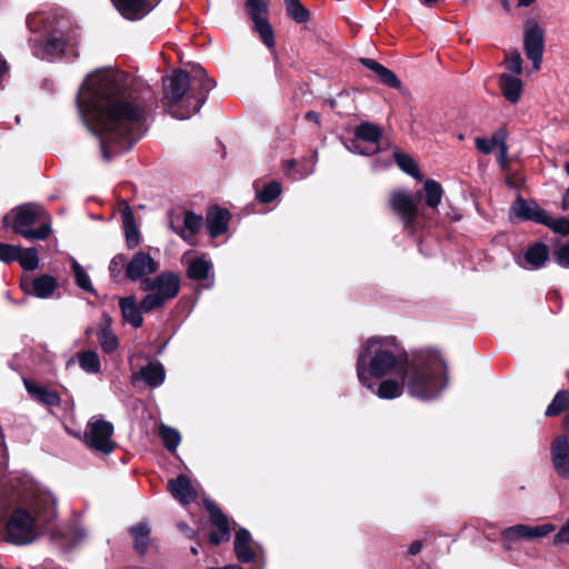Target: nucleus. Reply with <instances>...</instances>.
<instances>
[{
  "instance_id": "1",
  "label": "nucleus",
  "mask_w": 569,
  "mask_h": 569,
  "mask_svg": "<svg viewBox=\"0 0 569 569\" xmlns=\"http://www.w3.org/2000/svg\"><path fill=\"white\" fill-rule=\"evenodd\" d=\"M129 87L127 73L103 69L89 74L77 96L82 122L100 139L106 161L130 150L146 131L147 111Z\"/></svg>"
},
{
  "instance_id": "2",
  "label": "nucleus",
  "mask_w": 569,
  "mask_h": 569,
  "mask_svg": "<svg viewBox=\"0 0 569 569\" xmlns=\"http://www.w3.org/2000/svg\"><path fill=\"white\" fill-rule=\"evenodd\" d=\"M447 366L436 351H421L410 360L395 337L368 339L357 359V377L360 383L373 390L375 379L387 375L403 378L408 393L421 400L437 398L447 387Z\"/></svg>"
},
{
  "instance_id": "3",
  "label": "nucleus",
  "mask_w": 569,
  "mask_h": 569,
  "mask_svg": "<svg viewBox=\"0 0 569 569\" xmlns=\"http://www.w3.org/2000/svg\"><path fill=\"white\" fill-rule=\"evenodd\" d=\"M57 517L56 499L47 489L32 485L22 505L10 513L6 523L7 540L28 545Z\"/></svg>"
},
{
  "instance_id": "4",
  "label": "nucleus",
  "mask_w": 569,
  "mask_h": 569,
  "mask_svg": "<svg viewBox=\"0 0 569 569\" xmlns=\"http://www.w3.org/2000/svg\"><path fill=\"white\" fill-rule=\"evenodd\" d=\"M214 87V81L201 66H194L191 74L176 70L163 79V104L173 118L189 119L199 112Z\"/></svg>"
},
{
  "instance_id": "5",
  "label": "nucleus",
  "mask_w": 569,
  "mask_h": 569,
  "mask_svg": "<svg viewBox=\"0 0 569 569\" xmlns=\"http://www.w3.org/2000/svg\"><path fill=\"white\" fill-rule=\"evenodd\" d=\"M141 288L149 292L141 300V308L144 312H150L163 307L169 300L178 296L180 278L174 272L164 271L153 279H144Z\"/></svg>"
},
{
  "instance_id": "6",
  "label": "nucleus",
  "mask_w": 569,
  "mask_h": 569,
  "mask_svg": "<svg viewBox=\"0 0 569 569\" xmlns=\"http://www.w3.org/2000/svg\"><path fill=\"white\" fill-rule=\"evenodd\" d=\"M13 229L30 240H44L51 232L50 218L41 206L24 204L17 211Z\"/></svg>"
},
{
  "instance_id": "7",
  "label": "nucleus",
  "mask_w": 569,
  "mask_h": 569,
  "mask_svg": "<svg viewBox=\"0 0 569 569\" xmlns=\"http://www.w3.org/2000/svg\"><path fill=\"white\" fill-rule=\"evenodd\" d=\"M112 435L113 426L111 422L93 417L87 423L83 442L93 451L109 455L113 451L116 446L112 440Z\"/></svg>"
},
{
  "instance_id": "8",
  "label": "nucleus",
  "mask_w": 569,
  "mask_h": 569,
  "mask_svg": "<svg viewBox=\"0 0 569 569\" xmlns=\"http://www.w3.org/2000/svg\"><path fill=\"white\" fill-rule=\"evenodd\" d=\"M247 12L253 22V29L258 32L261 41L269 48L274 47V34L271 24L267 19L269 0H247Z\"/></svg>"
},
{
  "instance_id": "9",
  "label": "nucleus",
  "mask_w": 569,
  "mask_h": 569,
  "mask_svg": "<svg viewBox=\"0 0 569 569\" xmlns=\"http://www.w3.org/2000/svg\"><path fill=\"white\" fill-rule=\"evenodd\" d=\"M545 31L537 22H529L525 29L523 47L526 56L532 61L533 70H539L545 50Z\"/></svg>"
},
{
  "instance_id": "10",
  "label": "nucleus",
  "mask_w": 569,
  "mask_h": 569,
  "mask_svg": "<svg viewBox=\"0 0 569 569\" xmlns=\"http://www.w3.org/2000/svg\"><path fill=\"white\" fill-rule=\"evenodd\" d=\"M390 206L403 223V229L413 232L415 221L418 216V207L406 191L398 190L391 193Z\"/></svg>"
},
{
  "instance_id": "11",
  "label": "nucleus",
  "mask_w": 569,
  "mask_h": 569,
  "mask_svg": "<svg viewBox=\"0 0 569 569\" xmlns=\"http://www.w3.org/2000/svg\"><path fill=\"white\" fill-rule=\"evenodd\" d=\"M160 264L148 252L137 251L128 259L124 277L131 281H143L158 271Z\"/></svg>"
},
{
  "instance_id": "12",
  "label": "nucleus",
  "mask_w": 569,
  "mask_h": 569,
  "mask_svg": "<svg viewBox=\"0 0 569 569\" xmlns=\"http://www.w3.org/2000/svg\"><path fill=\"white\" fill-rule=\"evenodd\" d=\"M69 42L62 33H50L33 46V54L40 59L52 61L62 56Z\"/></svg>"
},
{
  "instance_id": "13",
  "label": "nucleus",
  "mask_w": 569,
  "mask_h": 569,
  "mask_svg": "<svg viewBox=\"0 0 569 569\" xmlns=\"http://www.w3.org/2000/svg\"><path fill=\"white\" fill-rule=\"evenodd\" d=\"M510 216L521 221L548 223L549 214L533 200L518 197L510 207Z\"/></svg>"
},
{
  "instance_id": "14",
  "label": "nucleus",
  "mask_w": 569,
  "mask_h": 569,
  "mask_svg": "<svg viewBox=\"0 0 569 569\" xmlns=\"http://www.w3.org/2000/svg\"><path fill=\"white\" fill-rule=\"evenodd\" d=\"M551 462L559 477L569 479V440L567 436H558L552 441Z\"/></svg>"
},
{
  "instance_id": "15",
  "label": "nucleus",
  "mask_w": 569,
  "mask_h": 569,
  "mask_svg": "<svg viewBox=\"0 0 569 569\" xmlns=\"http://www.w3.org/2000/svg\"><path fill=\"white\" fill-rule=\"evenodd\" d=\"M117 10L129 20H138L150 12L160 0H111Z\"/></svg>"
},
{
  "instance_id": "16",
  "label": "nucleus",
  "mask_w": 569,
  "mask_h": 569,
  "mask_svg": "<svg viewBox=\"0 0 569 569\" xmlns=\"http://www.w3.org/2000/svg\"><path fill=\"white\" fill-rule=\"evenodd\" d=\"M549 257L548 247L542 242L530 246L522 254L516 258L517 263L527 270H537L545 266Z\"/></svg>"
},
{
  "instance_id": "17",
  "label": "nucleus",
  "mask_w": 569,
  "mask_h": 569,
  "mask_svg": "<svg viewBox=\"0 0 569 569\" xmlns=\"http://www.w3.org/2000/svg\"><path fill=\"white\" fill-rule=\"evenodd\" d=\"M207 510L210 516L211 523L217 528L210 535V542L214 546L226 542L230 539V528L228 518L213 502H207Z\"/></svg>"
},
{
  "instance_id": "18",
  "label": "nucleus",
  "mask_w": 569,
  "mask_h": 569,
  "mask_svg": "<svg viewBox=\"0 0 569 569\" xmlns=\"http://www.w3.org/2000/svg\"><path fill=\"white\" fill-rule=\"evenodd\" d=\"M23 385L30 397L48 407L60 406L61 398L59 393L47 386L39 383L34 380L23 378Z\"/></svg>"
},
{
  "instance_id": "19",
  "label": "nucleus",
  "mask_w": 569,
  "mask_h": 569,
  "mask_svg": "<svg viewBox=\"0 0 569 569\" xmlns=\"http://www.w3.org/2000/svg\"><path fill=\"white\" fill-rule=\"evenodd\" d=\"M168 489L172 497L181 505H189L196 500L197 493L186 475H179L168 482Z\"/></svg>"
},
{
  "instance_id": "20",
  "label": "nucleus",
  "mask_w": 569,
  "mask_h": 569,
  "mask_svg": "<svg viewBox=\"0 0 569 569\" xmlns=\"http://www.w3.org/2000/svg\"><path fill=\"white\" fill-rule=\"evenodd\" d=\"M22 287L26 292L40 299H47L52 296L57 288V281L52 276L42 274L31 281H23Z\"/></svg>"
},
{
  "instance_id": "21",
  "label": "nucleus",
  "mask_w": 569,
  "mask_h": 569,
  "mask_svg": "<svg viewBox=\"0 0 569 569\" xmlns=\"http://www.w3.org/2000/svg\"><path fill=\"white\" fill-rule=\"evenodd\" d=\"M203 224V219L200 214H196L192 211H187L183 217V226L177 228L174 222H170V228L177 232L184 241L190 244L193 243L196 234L200 231Z\"/></svg>"
},
{
  "instance_id": "22",
  "label": "nucleus",
  "mask_w": 569,
  "mask_h": 569,
  "mask_svg": "<svg viewBox=\"0 0 569 569\" xmlns=\"http://www.w3.org/2000/svg\"><path fill=\"white\" fill-rule=\"evenodd\" d=\"M234 552L237 559L242 563L251 562L256 559L257 553L252 548V539L250 532L240 528L234 536Z\"/></svg>"
},
{
  "instance_id": "23",
  "label": "nucleus",
  "mask_w": 569,
  "mask_h": 569,
  "mask_svg": "<svg viewBox=\"0 0 569 569\" xmlns=\"http://www.w3.org/2000/svg\"><path fill=\"white\" fill-rule=\"evenodd\" d=\"M119 307L121 310L122 319L124 322L131 325L133 328H140L143 323L141 305L138 306L133 296L120 298Z\"/></svg>"
},
{
  "instance_id": "24",
  "label": "nucleus",
  "mask_w": 569,
  "mask_h": 569,
  "mask_svg": "<svg viewBox=\"0 0 569 569\" xmlns=\"http://www.w3.org/2000/svg\"><path fill=\"white\" fill-rule=\"evenodd\" d=\"M230 212L227 209L212 208L207 213V227L211 238H217L228 229Z\"/></svg>"
},
{
  "instance_id": "25",
  "label": "nucleus",
  "mask_w": 569,
  "mask_h": 569,
  "mask_svg": "<svg viewBox=\"0 0 569 569\" xmlns=\"http://www.w3.org/2000/svg\"><path fill=\"white\" fill-rule=\"evenodd\" d=\"M499 86L506 100L513 104L519 102L523 91V83L519 77L502 73L499 78Z\"/></svg>"
},
{
  "instance_id": "26",
  "label": "nucleus",
  "mask_w": 569,
  "mask_h": 569,
  "mask_svg": "<svg viewBox=\"0 0 569 569\" xmlns=\"http://www.w3.org/2000/svg\"><path fill=\"white\" fill-rule=\"evenodd\" d=\"M151 388L160 387L166 379V370L160 361H150L141 367L136 376Z\"/></svg>"
},
{
  "instance_id": "27",
  "label": "nucleus",
  "mask_w": 569,
  "mask_h": 569,
  "mask_svg": "<svg viewBox=\"0 0 569 569\" xmlns=\"http://www.w3.org/2000/svg\"><path fill=\"white\" fill-rule=\"evenodd\" d=\"M98 341L106 353L114 352L119 347V340L111 329V318L103 316V322L97 332Z\"/></svg>"
},
{
  "instance_id": "28",
  "label": "nucleus",
  "mask_w": 569,
  "mask_h": 569,
  "mask_svg": "<svg viewBox=\"0 0 569 569\" xmlns=\"http://www.w3.org/2000/svg\"><path fill=\"white\" fill-rule=\"evenodd\" d=\"M355 137L362 142H367L368 147L380 146L382 130L371 122H362L356 127Z\"/></svg>"
},
{
  "instance_id": "29",
  "label": "nucleus",
  "mask_w": 569,
  "mask_h": 569,
  "mask_svg": "<svg viewBox=\"0 0 569 569\" xmlns=\"http://www.w3.org/2000/svg\"><path fill=\"white\" fill-rule=\"evenodd\" d=\"M129 532L134 541V549L139 553H144L149 546L150 527L147 521H140L129 528Z\"/></svg>"
},
{
  "instance_id": "30",
  "label": "nucleus",
  "mask_w": 569,
  "mask_h": 569,
  "mask_svg": "<svg viewBox=\"0 0 569 569\" xmlns=\"http://www.w3.org/2000/svg\"><path fill=\"white\" fill-rule=\"evenodd\" d=\"M122 222L126 233V241L128 248L132 249L140 242L139 231L134 222L133 214L130 208L126 204V208L121 212Z\"/></svg>"
},
{
  "instance_id": "31",
  "label": "nucleus",
  "mask_w": 569,
  "mask_h": 569,
  "mask_svg": "<svg viewBox=\"0 0 569 569\" xmlns=\"http://www.w3.org/2000/svg\"><path fill=\"white\" fill-rule=\"evenodd\" d=\"M376 383L373 382V390H371L373 393H376L381 399H395L402 395L403 386L406 383L402 381V383H399L396 380L387 379L381 381L377 389L375 388Z\"/></svg>"
},
{
  "instance_id": "32",
  "label": "nucleus",
  "mask_w": 569,
  "mask_h": 569,
  "mask_svg": "<svg viewBox=\"0 0 569 569\" xmlns=\"http://www.w3.org/2000/svg\"><path fill=\"white\" fill-rule=\"evenodd\" d=\"M212 270V263L204 258H197L189 263L188 277L192 280H208Z\"/></svg>"
},
{
  "instance_id": "33",
  "label": "nucleus",
  "mask_w": 569,
  "mask_h": 569,
  "mask_svg": "<svg viewBox=\"0 0 569 569\" xmlns=\"http://www.w3.org/2000/svg\"><path fill=\"white\" fill-rule=\"evenodd\" d=\"M78 362L80 368L87 373L96 375L100 372L101 362L98 353L92 350H87L78 353Z\"/></svg>"
},
{
  "instance_id": "34",
  "label": "nucleus",
  "mask_w": 569,
  "mask_h": 569,
  "mask_svg": "<svg viewBox=\"0 0 569 569\" xmlns=\"http://www.w3.org/2000/svg\"><path fill=\"white\" fill-rule=\"evenodd\" d=\"M423 190L426 193L427 204L432 209H437L438 206L441 203L443 194L441 184L436 180L428 179L425 181Z\"/></svg>"
},
{
  "instance_id": "35",
  "label": "nucleus",
  "mask_w": 569,
  "mask_h": 569,
  "mask_svg": "<svg viewBox=\"0 0 569 569\" xmlns=\"http://www.w3.org/2000/svg\"><path fill=\"white\" fill-rule=\"evenodd\" d=\"M256 197L261 203H270L277 199L281 191V184L278 181H270L259 189L258 184L254 186Z\"/></svg>"
},
{
  "instance_id": "36",
  "label": "nucleus",
  "mask_w": 569,
  "mask_h": 569,
  "mask_svg": "<svg viewBox=\"0 0 569 569\" xmlns=\"http://www.w3.org/2000/svg\"><path fill=\"white\" fill-rule=\"evenodd\" d=\"M71 269L74 276L76 284L83 291L93 293L94 288L89 274L76 259L71 260Z\"/></svg>"
},
{
  "instance_id": "37",
  "label": "nucleus",
  "mask_w": 569,
  "mask_h": 569,
  "mask_svg": "<svg viewBox=\"0 0 569 569\" xmlns=\"http://www.w3.org/2000/svg\"><path fill=\"white\" fill-rule=\"evenodd\" d=\"M502 540L506 545L517 540H530V526L516 525L506 528L502 531Z\"/></svg>"
},
{
  "instance_id": "38",
  "label": "nucleus",
  "mask_w": 569,
  "mask_h": 569,
  "mask_svg": "<svg viewBox=\"0 0 569 569\" xmlns=\"http://www.w3.org/2000/svg\"><path fill=\"white\" fill-rule=\"evenodd\" d=\"M159 436L161 437L164 447L170 452H174L177 450L181 441V436L177 429L161 425L159 428Z\"/></svg>"
},
{
  "instance_id": "39",
  "label": "nucleus",
  "mask_w": 569,
  "mask_h": 569,
  "mask_svg": "<svg viewBox=\"0 0 569 569\" xmlns=\"http://www.w3.org/2000/svg\"><path fill=\"white\" fill-rule=\"evenodd\" d=\"M288 16L298 23L309 20V10L299 0H284Z\"/></svg>"
},
{
  "instance_id": "40",
  "label": "nucleus",
  "mask_w": 569,
  "mask_h": 569,
  "mask_svg": "<svg viewBox=\"0 0 569 569\" xmlns=\"http://www.w3.org/2000/svg\"><path fill=\"white\" fill-rule=\"evenodd\" d=\"M569 406V390L557 392L551 403L546 409V416L552 417L565 411Z\"/></svg>"
},
{
  "instance_id": "41",
  "label": "nucleus",
  "mask_w": 569,
  "mask_h": 569,
  "mask_svg": "<svg viewBox=\"0 0 569 569\" xmlns=\"http://www.w3.org/2000/svg\"><path fill=\"white\" fill-rule=\"evenodd\" d=\"M395 160L402 171L415 178L421 179L419 168L411 157L406 153L395 152Z\"/></svg>"
},
{
  "instance_id": "42",
  "label": "nucleus",
  "mask_w": 569,
  "mask_h": 569,
  "mask_svg": "<svg viewBox=\"0 0 569 569\" xmlns=\"http://www.w3.org/2000/svg\"><path fill=\"white\" fill-rule=\"evenodd\" d=\"M18 261L24 270H34L39 266L38 251L34 248H21Z\"/></svg>"
},
{
  "instance_id": "43",
  "label": "nucleus",
  "mask_w": 569,
  "mask_h": 569,
  "mask_svg": "<svg viewBox=\"0 0 569 569\" xmlns=\"http://www.w3.org/2000/svg\"><path fill=\"white\" fill-rule=\"evenodd\" d=\"M127 262L128 259L124 254H116L109 263L110 277L114 280H119L121 277H124Z\"/></svg>"
},
{
  "instance_id": "44",
  "label": "nucleus",
  "mask_w": 569,
  "mask_h": 569,
  "mask_svg": "<svg viewBox=\"0 0 569 569\" xmlns=\"http://www.w3.org/2000/svg\"><path fill=\"white\" fill-rule=\"evenodd\" d=\"M361 142H362L361 140H359L355 137L353 140L346 142L345 146L350 152L360 154V156H366V157L373 156L382 150V148L380 146L362 147Z\"/></svg>"
},
{
  "instance_id": "45",
  "label": "nucleus",
  "mask_w": 569,
  "mask_h": 569,
  "mask_svg": "<svg viewBox=\"0 0 569 569\" xmlns=\"http://www.w3.org/2000/svg\"><path fill=\"white\" fill-rule=\"evenodd\" d=\"M505 131L499 130L497 131L491 139L477 137L475 140L476 147L479 151H481L485 154H489L492 152L493 148L499 143L501 140V137L503 136Z\"/></svg>"
},
{
  "instance_id": "46",
  "label": "nucleus",
  "mask_w": 569,
  "mask_h": 569,
  "mask_svg": "<svg viewBox=\"0 0 569 569\" xmlns=\"http://www.w3.org/2000/svg\"><path fill=\"white\" fill-rule=\"evenodd\" d=\"M505 63L510 74L518 77L522 73V58L519 51L515 50L510 52L506 57Z\"/></svg>"
},
{
  "instance_id": "47",
  "label": "nucleus",
  "mask_w": 569,
  "mask_h": 569,
  "mask_svg": "<svg viewBox=\"0 0 569 569\" xmlns=\"http://www.w3.org/2000/svg\"><path fill=\"white\" fill-rule=\"evenodd\" d=\"M20 247L0 243V260L3 262L18 261Z\"/></svg>"
},
{
  "instance_id": "48",
  "label": "nucleus",
  "mask_w": 569,
  "mask_h": 569,
  "mask_svg": "<svg viewBox=\"0 0 569 569\" xmlns=\"http://www.w3.org/2000/svg\"><path fill=\"white\" fill-rule=\"evenodd\" d=\"M543 226H548L557 233H561L563 236L569 234V219L567 218L552 219L549 216L548 223H543Z\"/></svg>"
},
{
  "instance_id": "49",
  "label": "nucleus",
  "mask_w": 569,
  "mask_h": 569,
  "mask_svg": "<svg viewBox=\"0 0 569 569\" xmlns=\"http://www.w3.org/2000/svg\"><path fill=\"white\" fill-rule=\"evenodd\" d=\"M378 77L383 84L390 88L399 89L401 87V81L398 79L396 73L388 68H385Z\"/></svg>"
},
{
  "instance_id": "50",
  "label": "nucleus",
  "mask_w": 569,
  "mask_h": 569,
  "mask_svg": "<svg viewBox=\"0 0 569 569\" xmlns=\"http://www.w3.org/2000/svg\"><path fill=\"white\" fill-rule=\"evenodd\" d=\"M555 530V526L551 523H543L536 527H530V540L535 538H541Z\"/></svg>"
},
{
  "instance_id": "51",
  "label": "nucleus",
  "mask_w": 569,
  "mask_h": 569,
  "mask_svg": "<svg viewBox=\"0 0 569 569\" xmlns=\"http://www.w3.org/2000/svg\"><path fill=\"white\" fill-rule=\"evenodd\" d=\"M556 261L563 268H569V243H565L556 251Z\"/></svg>"
},
{
  "instance_id": "52",
  "label": "nucleus",
  "mask_w": 569,
  "mask_h": 569,
  "mask_svg": "<svg viewBox=\"0 0 569 569\" xmlns=\"http://www.w3.org/2000/svg\"><path fill=\"white\" fill-rule=\"evenodd\" d=\"M555 543H569V518L553 537Z\"/></svg>"
},
{
  "instance_id": "53",
  "label": "nucleus",
  "mask_w": 569,
  "mask_h": 569,
  "mask_svg": "<svg viewBox=\"0 0 569 569\" xmlns=\"http://www.w3.org/2000/svg\"><path fill=\"white\" fill-rule=\"evenodd\" d=\"M68 535H69L70 542L72 545H76L86 538V531L78 526L71 527L69 529Z\"/></svg>"
},
{
  "instance_id": "54",
  "label": "nucleus",
  "mask_w": 569,
  "mask_h": 569,
  "mask_svg": "<svg viewBox=\"0 0 569 569\" xmlns=\"http://www.w3.org/2000/svg\"><path fill=\"white\" fill-rule=\"evenodd\" d=\"M361 64H363L369 70L373 71L377 76L386 68L378 61L369 58H361L360 59Z\"/></svg>"
},
{
  "instance_id": "55",
  "label": "nucleus",
  "mask_w": 569,
  "mask_h": 569,
  "mask_svg": "<svg viewBox=\"0 0 569 569\" xmlns=\"http://www.w3.org/2000/svg\"><path fill=\"white\" fill-rule=\"evenodd\" d=\"M44 14L42 13H36V14H32V16H29L27 18V23H28V27L30 28L31 31H39L40 28L38 26V22L40 21H44Z\"/></svg>"
},
{
  "instance_id": "56",
  "label": "nucleus",
  "mask_w": 569,
  "mask_h": 569,
  "mask_svg": "<svg viewBox=\"0 0 569 569\" xmlns=\"http://www.w3.org/2000/svg\"><path fill=\"white\" fill-rule=\"evenodd\" d=\"M506 133H503V136L501 137V140L499 141V143L497 144L499 147V156H498V161L503 164L505 161H506V158H507V153H508V147H507V143H506Z\"/></svg>"
},
{
  "instance_id": "57",
  "label": "nucleus",
  "mask_w": 569,
  "mask_h": 569,
  "mask_svg": "<svg viewBox=\"0 0 569 569\" xmlns=\"http://www.w3.org/2000/svg\"><path fill=\"white\" fill-rule=\"evenodd\" d=\"M315 162L316 161L312 162V164L309 169L293 170V171H290L289 174L296 180L303 179L313 172Z\"/></svg>"
},
{
  "instance_id": "58",
  "label": "nucleus",
  "mask_w": 569,
  "mask_h": 569,
  "mask_svg": "<svg viewBox=\"0 0 569 569\" xmlns=\"http://www.w3.org/2000/svg\"><path fill=\"white\" fill-rule=\"evenodd\" d=\"M421 549H422V542H421L420 540H416V541H413V542L410 545V547H409V550H408V551H409V553H410L411 556H416V555H418V553L421 551Z\"/></svg>"
},
{
  "instance_id": "59",
  "label": "nucleus",
  "mask_w": 569,
  "mask_h": 569,
  "mask_svg": "<svg viewBox=\"0 0 569 569\" xmlns=\"http://www.w3.org/2000/svg\"><path fill=\"white\" fill-rule=\"evenodd\" d=\"M7 72H8L7 62L2 58V56L0 54V83L2 82V80H3L4 76L7 74Z\"/></svg>"
},
{
  "instance_id": "60",
  "label": "nucleus",
  "mask_w": 569,
  "mask_h": 569,
  "mask_svg": "<svg viewBox=\"0 0 569 569\" xmlns=\"http://www.w3.org/2000/svg\"><path fill=\"white\" fill-rule=\"evenodd\" d=\"M306 119L318 123L319 122V113H317L315 111H308L306 113Z\"/></svg>"
},
{
  "instance_id": "61",
  "label": "nucleus",
  "mask_w": 569,
  "mask_h": 569,
  "mask_svg": "<svg viewBox=\"0 0 569 569\" xmlns=\"http://www.w3.org/2000/svg\"><path fill=\"white\" fill-rule=\"evenodd\" d=\"M34 569H62L60 567L54 566L51 561H46L39 567H36Z\"/></svg>"
},
{
  "instance_id": "62",
  "label": "nucleus",
  "mask_w": 569,
  "mask_h": 569,
  "mask_svg": "<svg viewBox=\"0 0 569 569\" xmlns=\"http://www.w3.org/2000/svg\"><path fill=\"white\" fill-rule=\"evenodd\" d=\"M536 0H518L519 7H529L531 6Z\"/></svg>"
},
{
  "instance_id": "63",
  "label": "nucleus",
  "mask_w": 569,
  "mask_h": 569,
  "mask_svg": "<svg viewBox=\"0 0 569 569\" xmlns=\"http://www.w3.org/2000/svg\"><path fill=\"white\" fill-rule=\"evenodd\" d=\"M439 0H421L422 4L426 7H433Z\"/></svg>"
},
{
  "instance_id": "64",
  "label": "nucleus",
  "mask_w": 569,
  "mask_h": 569,
  "mask_svg": "<svg viewBox=\"0 0 569 569\" xmlns=\"http://www.w3.org/2000/svg\"><path fill=\"white\" fill-rule=\"evenodd\" d=\"M180 528H181L182 530L188 531V532H189V537H193V536H194V531H193V530H191V529H189V527H188L187 525L181 523V525H180Z\"/></svg>"
}]
</instances>
